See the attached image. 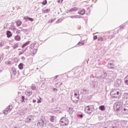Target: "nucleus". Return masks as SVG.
<instances>
[{
  "instance_id": "6e6d98bb",
  "label": "nucleus",
  "mask_w": 128,
  "mask_h": 128,
  "mask_svg": "<svg viewBox=\"0 0 128 128\" xmlns=\"http://www.w3.org/2000/svg\"><path fill=\"white\" fill-rule=\"evenodd\" d=\"M58 76H56L54 77V80H56V78H58Z\"/></svg>"
},
{
  "instance_id": "0eeeda50",
  "label": "nucleus",
  "mask_w": 128,
  "mask_h": 128,
  "mask_svg": "<svg viewBox=\"0 0 128 128\" xmlns=\"http://www.w3.org/2000/svg\"><path fill=\"white\" fill-rule=\"evenodd\" d=\"M34 116H28L26 120V122H30L34 120Z\"/></svg>"
},
{
  "instance_id": "680f3d73",
  "label": "nucleus",
  "mask_w": 128,
  "mask_h": 128,
  "mask_svg": "<svg viewBox=\"0 0 128 128\" xmlns=\"http://www.w3.org/2000/svg\"><path fill=\"white\" fill-rule=\"evenodd\" d=\"M63 0H61V2H62Z\"/></svg>"
},
{
  "instance_id": "13d9d810",
  "label": "nucleus",
  "mask_w": 128,
  "mask_h": 128,
  "mask_svg": "<svg viewBox=\"0 0 128 128\" xmlns=\"http://www.w3.org/2000/svg\"><path fill=\"white\" fill-rule=\"evenodd\" d=\"M32 102H36V100H32Z\"/></svg>"
},
{
  "instance_id": "de8ad7c7",
  "label": "nucleus",
  "mask_w": 128,
  "mask_h": 128,
  "mask_svg": "<svg viewBox=\"0 0 128 128\" xmlns=\"http://www.w3.org/2000/svg\"><path fill=\"white\" fill-rule=\"evenodd\" d=\"M28 20H30V22H34V18H30V17H29Z\"/></svg>"
},
{
  "instance_id": "c756f323",
  "label": "nucleus",
  "mask_w": 128,
  "mask_h": 128,
  "mask_svg": "<svg viewBox=\"0 0 128 128\" xmlns=\"http://www.w3.org/2000/svg\"><path fill=\"white\" fill-rule=\"evenodd\" d=\"M31 89H32V90H34L36 89V85L32 84L31 86Z\"/></svg>"
},
{
  "instance_id": "4d7b16f0",
  "label": "nucleus",
  "mask_w": 128,
  "mask_h": 128,
  "mask_svg": "<svg viewBox=\"0 0 128 128\" xmlns=\"http://www.w3.org/2000/svg\"><path fill=\"white\" fill-rule=\"evenodd\" d=\"M21 58H22V60H25L26 59L24 56H22Z\"/></svg>"
},
{
  "instance_id": "37998d69",
  "label": "nucleus",
  "mask_w": 128,
  "mask_h": 128,
  "mask_svg": "<svg viewBox=\"0 0 128 128\" xmlns=\"http://www.w3.org/2000/svg\"><path fill=\"white\" fill-rule=\"evenodd\" d=\"M124 96H125L126 98H128V93H125Z\"/></svg>"
},
{
  "instance_id": "4be33fe9",
  "label": "nucleus",
  "mask_w": 128,
  "mask_h": 128,
  "mask_svg": "<svg viewBox=\"0 0 128 128\" xmlns=\"http://www.w3.org/2000/svg\"><path fill=\"white\" fill-rule=\"evenodd\" d=\"M68 112L69 114H72L74 113V108H70Z\"/></svg>"
},
{
  "instance_id": "c03bdc74",
  "label": "nucleus",
  "mask_w": 128,
  "mask_h": 128,
  "mask_svg": "<svg viewBox=\"0 0 128 128\" xmlns=\"http://www.w3.org/2000/svg\"><path fill=\"white\" fill-rule=\"evenodd\" d=\"M62 22V19H59L57 21H56V24H60V22Z\"/></svg>"
},
{
  "instance_id": "f3484780",
  "label": "nucleus",
  "mask_w": 128,
  "mask_h": 128,
  "mask_svg": "<svg viewBox=\"0 0 128 128\" xmlns=\"http://www.w3.org/2000/svg\"><path fill=\"white\" fill-rule=\"evenodd\" d=\"M78 14H79L81 16H84L86 14V10H82L80 12H78Z\"/></svg>"
},
{
  "instance_id": "a211bd4d",
  "label": "nucleus",
  "mask_w": 128,
  "mask_h": 128,
  "mask_svg": "<svg viewBox=\"0 0 128 128\" xmlns=\"http://www.w3.org/2000/svg\"><path fill=\"white\" fill-rule=\"evenodd\" d=\"M71 18H80V16L78 15L70 16Z\"/></svg>"
},
{
  "instance_id": "412c9836",
  "label": "nucleus",
  "mask_w": 128,
  "mask_h": 128,
  "mask_svg": "<svg viewBox=\"0 0 128 128\" xmlns=\"http://www.w3.org/2000/svg\"><path fill=\"white\" fill-rule=\"evenodd\" d=\"M124 82L128 86V75L124 78Z\"/></svg>"
},
{
  "instance_id": "aec40b11",
  "label": "nucleus",
  "mask_w": 128,
  "mask_h": 128,
  "mask_svg": "<svg viewBox=\"0 0 128 128\" xmlns=\"http://www.w3.org/2000/svg\"><path fill=\"white\" fill-rule=\"evenodd\" d=\"M16 24L18 26H22V22L20 20H18L17 21H16Z\"/></svg>"
},
{
  "instance_id": "e2e57ef3",
  "label": "nucleus",
  "mask_w": 128,
  "mask_h": 128,
  "mask_svg": "<svg viewBox=\"0 0 128 128\" xmlns=\"http://www.w3.org/2000/svg\"><path fill=\"white\" fill-rule=\"evenodd\" d=\"M54 90H57L56 88H55V89H54Z\"/></svg>"
},
{
  "instance_id": "f257e3e1",
  "label": "nucleus",
  "mask_w": 128,
  "mask_h": 128,
  "mask_svg": "<svg viewBox=\"0 0 128 128\" xmlns=\"http://www.w3.org/2000/svg\"><path fill=\"white\" fill-rule=\"evenodd\" d=\"M120 94V90L118 89H113L112 91L110 92V96L112 98H118Z\"/></svg>"
},
{
  "instance_id": "7ed1b4c3",
  "label": "nucleus",
  "mask_w": 128,
  "mask_h": 128,
  "mask_svg": "<svg viewBox=\"0 0 128 128\" xmlns=\"http://www.w3.org/2000/svg\"><path fill=\"white\" fill-rule=\"evenodd\" d=\"M70 96L72 100H73L74 102H78V96H80L78 92H72Z\"/></svg>"
},
{
  "instance_id": "3c124183",
  "label": "nucleus",
  "mask_w": 128,
  "mask_h": 128,
  "mask_svg": "<svg viewBox=\"0 0 128 128\" xmlns=\"http://www.w3.org/2000/svg\"><path fill=\"white\" fill-rule=\"evenodd\" d=\"M12 30H14V32H16V28L14 26L12 27Z\"/></svg>"
},
{
  "instance_id": "a878e982",
  "label": "nucleus",
  "mask_w": 128,
  "mask_h": 128,
  "mask_svg": "<svg viewBox=\"0 0 128 128\" xmlns=\"http://www.w3.org/2000/svg\"><path fill=\"white\" fill-rule=\"evenodd\" d=\"M106 39H104L102 37H98V40L99 42H104V40H106Z\"/></svg>"
},
{
  "instance_id": "49530a36",
  "label": "nucleus",
  "mask_w": 128,
  "mask_h": 128,
  "mask_svg": "<svg viewBox=\"0 0 128 128\" xmlns=\"http://www.w3.org/2000/svg\"><path fill=\"white\" fill-rule=\"evenodd\" d=\"M25 50H22L21 52H19V55L20 56V54H24V52Z\"/></svg>"
},
{
  "instance_id": "6e6552de",
  "label": "nucleus",
  "mask_w": 128,
  "mask_h": 128,
  "mask_svg": "<svg viewBox=\"0 0 128 128\" xmlns=\"http://www.w3.org/2000/svg\"><path fill=\"white\" fill-rule=\"evenodd\" d=\"M108 66L110 68H114V63L113 60H112L108 62Z\"/></svg>"
},
{
  "instance_id": "1a4fd4ad",
  "label": "nucleus",
  "mask_w": 128,
  "mask_h": 128,
  "mask_svg": "<svg viewBox=\"0 0 128 128\" xmlns=\"http://www.w3.org/2000/svg\"><path fill=\"white\" fill-rule=\"evenodd\" d=\"M44 121L40 120L38 123L37 126L39 128H44Z\"/></svg>"
},
{
  "instance_id": "c85d7f7f",
  "label": "nucleus",
  "mask_w": 128,
  "mask_h": 128,
  "mask_svg": "<svg viewBox=\"0 0 128 128\" xmlns=\"http://www.w3.org/2000/svg\"><path fill=\"white\" fill-rule=\"evenodd\" d=\"M36 52H38V49L36 48L34 49L32 52V56H34V54H36Z\"/></svg>"
},
{
  "instance_id": "58836bf2",
  "label": "nucleus",
  "mask_w": 128,
  "mask_h": 128,
  "mask_svg": "<svg viewBox=\"0 0 128 128\" xmlns=\"http://www.w3.org/2000/svg\"><path fill=\"white\" fill-rule=\"evenodd\" d=\"M2 60H4V56H0V64L2 62Z\"/></svg>"
},
{
  "instance_id": "72a5a7b5",
  "label": "nucleus",
  "mask_w": 128,
  "mask_h": 128,
  "mask_svg": "<svg viewBox=\"0 0 128 128\" xmlns=\"http://www.w3.org/2000/svg\"><path fill=\"white\" fill-rule=\"evenodd\" d=\"M6 64H12V62L10 60H7L5 62Z\"/></svg>"
},
{
  "instance_id": "20e7f679",
  "label": "nucleus",
  "mask_w": 128,
  "mask_h": 128,
  "mask_svg": "<svg viewBox=\"0 0 128 128\" xmlns=\"http://www.w3.org/2000/svg\"><path fill=\"white\" fill-rule=\"evenodd\" d=\"M60 122L62 126H68L70 122V121H68V119L65 118H62L60 120Z\"/></svg>"
},
{
  "instance_id": "c9c22d12",
  "label": "nucleus",
  "mask_w": 128,
  "mask_h": 128,
  "mask_svg": "<svg viewBox=\"0 0 128 128\" xmlns=\"http://www.w3.org/2000/svg\"><path fill=\"white\" fill-rule=\"evenodd\" d=\"M12 72H13V74H14V75L16 74V68L12 69Z\"/></svg>"
},
{
  "instance_id": "2f4dec72",
  "label": "nucleus",
  "mask_w": 128,
  "mask_h": 128,
  "mask_svg": "<svg viewBox=\"0 0 128 128\" xmlns=\"http://www.w3.org/2000/svg\"><path fill=\"white\" fill-rule=\"evenodd\" d=\"M125 27H126V26H125L124 25H121V26H120V30H124Z\"/></svg>"
},
{
  "instance_id": "9b49d317",
  "label": "nucleus",
  "mask_w": 128,
  "mask_h": 128,
  "mask_svg": "<svg viewBox=\"0 0 128 128\" xmlns=\"http://www.w3.org/2000/svg\"><path fill=\"white\" fill-rule=\"evenodd\" d=\"M25 94L28 96H32V91H27L25 92Z\"/></svg>"
},
{
  "instance_id": "f8f14e48",
  "label": "nucleus",
  "mask_w": 128,
  "mask_h": 128,
  "mask_svg": "<svg viewBox=\"0 0 128 128\" xmlns=\"http://www.w3.org/2000/svg\"><path fill=\"white\" fill-rule=\"evenodd\" d=\"M78 10V8L76 7H74L72 8H71L69 12H77V10Z\"/></svg>"
},
{
  "instance_id": "f704fd0d",
  "label": "nucleus",
  "mask_w": 128,
  "mask_h": 128,
  "mask_svg": "<svg viewBox=\"0 0 128 128\" xmlns=\"http://www.w3.org/2000/svg\"><path fill=\"white\" fill-rule=\"evenodd\" d=\"M56 20V19H52L51 20H49L48 21V24H50V22H54Z\"/></svg>"
},
{
  "instance_id": "9d476101",
  "label": "nucleus",
  "mask_w": 128,
  "mask_h": 128,
  "mask_svg": "<svg viewBox=\"0 0 128 128\" xmlns=\"http://www.w3.org/2000/svg\"><path fill=\"white\" fill-rule=\"evenodd\" d=\"M122 84V80L120 79H117L115 84L116 86H120Z\"/></svg>"
},
{
  "instance_id": "338daca9",
  "label": "nucleus",
  "mask_w": 128,
  "mask_h": 128,
  "mask_svg": "<svg viewBox=\"0 0 128 128\" xmlns=\"http://www.w3.org/2000/svg\"><path fill=\"white\" fill-rule=\"evenodd\" d=\"M57 84H58V83H57Z\"/></svg>"
},
{
  "instance_id": "7c9ffc66",
  "label": "nucleus",
  "mask_w": 128,
  "mask_h": 128,
  "mask_svg": "<svg viewBox=\"0 0 128 128\" xmlns=\"http://www.w3.org/2000/svg\"><path fill=\"white\" fill-rule=\"evenodd\" d=\"M22 128V126H20V124H16L15 125V126L13 128Z\"/></svg>"
},
{
  "instance_id": "e433bc0d",
  "label": "nucleus",
  "mask_w": 128,
  "mask_h": 128,
  "mask_svg": "<svg viewBox=\"0 0 128 128\" xmlns=\"http://www.w3.org/2000/svg\"><path fill=\"white\" fill-rule=\"evenodd\" d=\"M46 4H48V1H46V0H44V2H42V4H43V6H46Z\"/></svg>"
},
{
  "instance_id": "f03ea898",
  "label": "nucleus",
  "mask_w": 128,
  "mask_h": 128,
  "mask_svg": "<svg viewBox=\"0 0 128 128\" xmlns=\"http://www.w3.org/2000/svg\"><path fill=\"white\" fill-rule=\"evenodd\" d=\"M94 106L90 105L85 107L84 112L86 114H92V112H94Z\"/></svg>"
},
{
  "instance_id": "cd10ccee",
  "label": "nucleus",
  "mask_w": 128,
  "mask_h": 128,
  "mask_svg": "<svg viewBox=\"0 0 128 128\" xmlns=\"http://www.w3.org/2000/svg\"><path fill=\"white\" fill-rule=\"evenodd\" d=\"M12 48H14V50L16 48H18V44H14L12 46Z\"/></svg>"
},
{
  "instance_id": "dca6fc26",
  "label": "nucleus",
  "mask_w": 128,
  "mask_h": 128,
  "mask_svg": "<svg viewBox=\"0 0 128 128\" xmlns=\"http://www.w3.org/2000/svg\"><path fill=\"white\" fill-rule=\"evenodd\" d=\"M15 40H16V42H20V36H19L18 35L14 37Z\"/></svg>"
},
{
  "instance_id": "423d86ee",
  "label": "nucleus",
  "mask_w": 128,
  "mask_h": 128,
  "mask_svg": "<svg viewBox=\"0 0 128 128\" xmlns=\"http://www.w3.org/2000/svg\"><path fill=\"white\" fill-rule=\"evenodd\" d=\"M12 106H9L4 111V114H8V112L12 110Z\"/></svg>"
},
{
  "instance_id": "603ef678",
  "label": "nucleus",
  "mask_w": 128,
  "mask_h": 128,
  "mask_svg": "<svg viewBox=\"0 0 128 128\" xmlns=\"http://www.w3.org/2000/svg\"><path fill=\"white\" fill-rule=\"evenodd\" d=\"M94 40H97L98 39V36H94Z\"/></svg>"
},
{
  "instance_id": "39448f33",
  "label": "nucleus",
  "mask_w": 128,
  "mask_h": 128,
  "mask_svg": "<svg viewBox=\"0 0 128 128\" xmlns=\"http://www.w3.org/2000/svg\"><path fill=\"white\" fill-rule=\"evenodd\" d=\"M114 108V110H116V112H118L122 110V105L120 104V103H115Z\"/></svg>"
},
{
  "instance_id": "69168bd1",
  "label": "nucleus",
  "mask_w": 128,
  "mask_h": 128,
  "mask_svg": "<svg viewBox=\"0 0 128 128\" xmlns=\"http://www.w3.org/2000/svg\"><path fill=\"white\" fill-rule=\"evenodd\" d=\"M0 72H2V70H0Z\"/></svg>"
},
{
  "instance_id": "bb28decb",
  "label": "nucleus",
  "mask_w": 128,
  "mask_h": 128,
  "mask_svg": "<svg viewBox=\"0 0 128 128\" xmlns=\"http://www.w3.org/2000/svg\"><path fill=\"white\" fill-rule=\"evenodd\" d=\"M124 112H126V110L128 111V104H126L124 105Z\"/></svg>"
},
{
  "instance_id": "09e8293b",
  "label": "nucleus",
  "mask_w": 128,
  "mask_h": 128,
  "mask_svg": "<svg viewBox=\"0 0 128 128\" xmlns=\"http://www.w3.org/2000/svg\"><path fill=\"white\" fill-rule=\"evenodd\" d=\"M20 116H24V112H22L21 113H19Z\"/></svg>"
},
{
  "instance_id": "2eb2a0df",
  "label": "nucleus",
  "mask_w": 128,
  "mask_h": 128,
  "mask_svg": "<svg viewBox=\"0 0 128 128\" xmlns=\"http://www.w3.org/2000/svg\"><path fill=\"white\" fill-rule=\"evenodd\" d=\"M99 110H102V112H104V110H106V107L104 106V105L100 106L99 107Z\"/></svg>"
},
{
  "instance_id": "a19ab883",
  "label": "nucleus",
  "mask_w": 128,
  "mask_h": 128,
  "mask_svg": "<svg viewBox=\"0 0 128 128\" xmlns=\"http://www.w3.org/2000/svg\"><path fill=\"white\" fill-rule=\"evenodd\" d=\"M80 44H82V46H84V42H79L78 43V45H80Z\"/></svg>"
},
{
  "instance_id": "bf43d9fd",
  "label": "nucleus",
  "mask_w": 128,
  "mask_h": 128,
  "mask_svg": "<svg viewBox=\"0 0 128 128\" xmlns=\"http://www.w3.org/2000/svg\"><path fill=\"white\" fill-rule=\"evenodd\" d=\"M58 3L60 2V0H58Z\"/></svg>"
},
{
  "instance_id": "6ab92c4d",
  "label": "nucleus",
  "mask_w": 128,
  "mask_h": 128,
  "mask_svg": "<svg viewBox=\"0 0 128 128\" xmlns=\"http://www.w3.org/2000/svg\"><path fill=\"white\" fill-rule=\"evenodd\" d=\"M6 35L8 38H12V32H10V31L7 32Z\"/></svg>"
},
{
  "instance_id": "5fc2aeb1",
  "label": "nucleus",
  "mask_w": 128,
  "mask_h": 128,
  "mask_svg": "<svg viewBox=\"0 0 128 128\" xmlns=\"http://www.w3.org/2000/svg\"><path fill=\"white\" fill-rule=\"evenodd\" d=\"M22 102H24V96H22Z\"/></svg>"
},
{
  "instance_id": "a18cd8bd",
  "label": "nucleus",
  "mask_w": 128,
  "mask_h": 128,
  "mask_svg": "<svg viewBox=\"0 0 128 128\" xmlns=\"http://www.w3.org/2000/svg\"><path fill=\"white\" fill-rule=\"evenodd\" d=\"M4 42H0V48L1 47V46H4Z\"/></svg>"
},
{
  "instance_id": "864d4df0",
  "label": "nucleus",
  "mask_w": 128,
  "mask_h": 128,
  "mask_svg": "<svg viewBox=\"0 0 128 128\" xmlns=\"http://www.w3.org/2000/svg\"><path fill=\"white\" fill-rule=\"evenodd\" d=\"M78 116L79 118H82L83 116H82V114H78Z\"/></svg>"
},
{
  "instance_id": "5701e85b",
  "label": "nucleus",
  "mask_w": 128,
  "mask_h": 128,
  "mask_svg": "<svg viewBox=\"0 0 128 128\" xmlns=\"http://www.w3.org/2000/svg\"><path fill=\"white\" fill-rule=\"evenodd\" d=\"M30 41H28L26 42L24 44H23L22 46V48H26V46H28V44H30Z\"/></svg>"
},
{
  "instance_id": "b1692460",
  "label": "nucleus",
  "mask_w": 128,
  "mask_h": 128,
  "mask_svg": "<svg viewBox=\"0 0 128 128\" xmlns=\"http://www.w3.org/2000/svg\"><path fill=\"white\" fill-rule=\"evenodd\" d=\"M54 120H56V118L54 117V116H50V122H54Z\"/></svg>"
},
{
  "instance_id": "ddd939ff",
  "label": "nucleus",
  "mask_w": 128,
  "mask_h": 128,
  "mask_svg": "<svg viewBox=\"0 0 128 128\" xmlns=\"http://www.w3.org/2000/svg\"><path fill=\"white\" fill-rule=\"evenodd\" d=\"M43 14H48V12H50V9H44L42 10Z\"/></svg>"
},
{
  "instance_id": "052dcab7",
  "label": "nucleus",
  "mask_w": 128,
  "mask_h": 128,
  "mask_svg": "<svg viewBox=\"0 0 128 128\" xmlns=\"http://www.w3.org/2000/svg\"><path fill=\"white\" fill-rule=\"evenodd\" d=\"M32 46H34V44H32Z\"/></svg>"
},
{
  "instance_id": "473e14b6",
  "label": "nucleus",
  "mask_w": 128,
  "mask_h": 128,
  "mask_svg": "<svg viewBox=\"0 0 128 128\" xmlns=\"http://www.w3.org/2000/svg\"><path fill=\"white\" fill-rule=\"evenodd\" d=\"M83 92H84V94H88V90H87V89L86 88H84L83 89Z\"/></svg>"
},
{
  "instance_id": "8fccbe9b",
  "label": "nucleus",
  "mask_w": 128,
  "mask_h": 128,
  "mask_svg": "<svg viewBox=\"0 0 128 128\" xmlns=\"http://www.w3.org/2000/svg\"><path fill=\"white\" fill-rule=\"evenodd\" d=\"M48 126H50V128H52V126H54V125H52V124L51 123H49Z\"/></svg>"
},
{
  "instance_id": "4468645a",
  "label": "nucleus",
  "mask_w": 128,
  "mask_h": 128,
  "mask_svg": "<svg viewBox=\"0 0 128 128\" xmlns=\"http://www.w3.org/2000/svg\"><path fill=\"white\" fill-rule=\"evenodd\" d=\"M108 76V74H106V72H103L102 74L101 75L102 78H106Z\"/></svg>"
},
{
  "instance_id": "774afa93",
  "label": "nucleus",
  "mask_w": 128,
  "mask_h": 128,
  "mask_svg": "<svg viewBox=\"0 0 128 128\" xmlns=\"http://www.w3.org/2000/svg\"><path fill=\"white\" fill-rule=\"evenodd\" d=\"M60 84H62V83L60 84Z\"/></svg>"
},
{
  "instance_id": "393cba45",
  "label": "nucleus",
  "mask_w": 128,
  "mask_h": 128,
  "mask_svg": "<svg viewBox=\"0 0 128 128\" xmlns=\"http://www.w3.org/2000/svg\"><path fill=\"white\" fill-rule=\"evenodd\" d=\"M18 68L20 70H23L24 69V64L22 63H20L18 65Z\"/></svg>"
},
{
  "instance_id": "ea45409f",
  "label": "nucleus",
  "mask_w": 128,
  "mask_h": 128,
  "mask_svg": "<svg viewBox=\"0 0 128 128\" xmlns=\"http://www.w3.org/2000/svg\"><path fill=\"white\" fill-rule=\"evenodd\" d=\"M28 18H29V17H28V16H24V20H28Z\"/></svg>"
},
{
  "instance_id": "0e129e2a",
  "label": "nucleus",
  "mask_w": 128,
  "mask_h": 128,
  "mask_svg": "<svg viewBox=\"0 0 128 128\" xmlns=\"http://www.w3.org/2000/svg\"><path fill=\"white\" fill-rule=\"evenodd\" d=\"M96 33H94V34H96Z\"/></svg>"
},
{
  "instance_id": "79ce46f5",
  "label": "nucleus",
  "mask_w": 128,
  "mask_h": 128,
  "mask_svg": "<svg viewBox=\"0 0 128 128\" xmlns=\"http://www.w3.org/2000/svg\"><path fill=\"white\" fill-rule=\"evenodd\" d=\"M38 104H40L42 102V98H40V99H38Z\"/></svg>"
},
{
  "instance_id": "4c0bfd02",
  "label": "nucleus",
  "mask_w": 128,
  "mask_h": 128,
  "mask_svg": "<svg viewBox=\"0 0 128 128\" xmlns=\"http://www.w3.org/2000/svg\"><path fill=\"white\" fill-rule=\"evenodd\" d=\"M114 37V35L112 34V35H110L108 36V38H110V40H112V38Z\"/></svg>"
}]
</instances>
